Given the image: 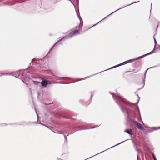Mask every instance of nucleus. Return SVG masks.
I'll use <instances>...</instances> for the list:
<instances>
[{"instance_id":"nucleus-22","label":"nucleus","mask_w":160,"mask_h":160,"mask_svg":"<svg viewBox=\"0 0 160 160\" xmlns=\"http://www.w3.org/2000/svg\"><path fill=\"white\" fill-rule=\"evenodd\" d=\"M32 81L34 82V85H39L40 83V82L39 81H34L33 80H32Z\"/></svg>"},{"instance_id":"nucleus-3","label":"nucleus","mask_w":160,"mask_h":160,"mask_svg":"<svg viewBox=\"0 0 160 160\" xmlns=\"http://www.w3.org/2000/svg\"><path fill=\"white\" fill-rule=\"evenodd\" d=\"M26 69L13 72L12 73L15 76H13L21 79L24 83H25L26 79L27 80L31 79L30 76L31 73L26 71Z\"/></svg>"},{"instance_id":"nucleus-10","label":"nucleus","mask_w":160,"mask_h":160,"mask_svg":"<svg viewBox=\"0 0 160 160\" xmlns=\"http://www.w3.org/2000/svg\"><path fill=\"white\" fill-rule=\"evenodd\" d=\"M128 63V60L127 61H125L121 63H120L119 64H118L117 65H115L114 66H113L108 69H107L106 70H104V71H107L108 70H110V69H113L114 68H117V67H119V66H122V65H125V64H126L127 63Z\"/></svg>"},{"instance_id":"nucleus-9","label":"nucleus","mask_w":160,"mask_h":160,"mask_svg":"<svg viewBox=\"0 0 160 160\" xmlns=\"http://www.w3.org/2000/svg\"><path fill=\"white\" fill-rule=\"evenodd\" d=\"M140 2V1H139L138 2H133V3H132L130 4H128V5H123V6L122 7L120 8H118V9L116 10H115V11L113 12H112L111 13H110V14H109V15H108L107 16H106V17H105V18H103V19L102 20H104V19H105L106 18H107V17H108L109 16H110L112 14V13H114L115 12H116V11H118V10H120V9H121L124 7H125L127 6H129V5H130L133 3H138V2Z\"/></svg>"},{"instance_id":"nucleus-16","label":"nucleus","mask_w":160,"mask_h":160,"mask_svg":"<svg viewBox=\"0 0 160 160\" xmlns=\"http://www.w3.org/2000/svg\"><path fill=\"white\" fill-rule=\"evenodd\" d=\"M53 76L57 80H58L60 79H66L69 80H71V78H70L68 77H59L56 75H54Z\"/></svg>"},{"instance_id":"nucleus-34","label":"nucleus","mask_w":160,"mask_h":160,"mask_svg":"<svg viewBox=\"0 0 160 160\" xmlns=\"http://www.w3.org/2000/svg\"><path fill=\"white\" fill-rule=\"evenodd\" d=\"M74 127H75L76 128H75V130L79 128H80V127L79 126H73Z\"/></svg>"},{"instance_id":"nucleus-31","label":"nucleus","mask_w":160,"mask_h":160,"mask_svg":"<svg viewBox=\"0 0 160 160\" xmlns=\"http://www.w3.org/2000/svg\"><path fill=\"white\" fill-rule=\"evenodd\" d=\"M47 81L48 84H51L52 83V82H51L50 81H49L47 79Z\"/></svg>"},{"instance_id":"nucleus-11","label":"nucleus","mask_w":160,"mask_h":160,"mask_svg":"<svg viewBox=\"0 0 160 160\" xmlns=\"http://www.w3.org/2000/svg\"><path fill=\"white\" fill-rule=\"evenodd\" d=\"M76 11V13H77V15L78 16V18H79V19L80 20V25L78 27V31H80V30H81V29H82V26H83V22H82V19L80 16V15H79V14H78Z\"/></svg>"},{"instance_id":"nucleus-48","label":"nucleus","mask_w":160,"mask_h":160,"mask_svg":"<svg viewBox=\"0 0 160 160\" xmlns=\"http://www.w3.org/2000/svg\"><path fill=\"white\" fill-rule=\"evenodd\" d=\"M61 160H63L62 159H61Z\"/></svg>"},{"instance_id":"nucleus-44","label":"nucleus","mask_w":160,"mask_h":160,"mask_svg":"<svg viewBox=\"0 0 160 160\" xmlns=\"http://www.w3.org/2000/svg\"><path fill=\"white\" fill-rule=\"evenodd\" d=\"M49 35L50 36H52V34H49Z\"/></svg>"},{"instance_id":"nucleus-36","label":"nucleus","mask_w":160,"mask_h":160,"mask_svg":"<svg viewBox=\"0 0 160 160\" xmlns=\"http://www.w3.org/2000/svg\"><path fill=\"white\" fill-rule=\"evenodd\" d=\"M76 3H77L78 4V3H79V0H76Z\"/></svg>"},{"instance_id":"nucleus-23","label":"nucleus","mask_w":160,"mask_h":160,"mask_svg":"<svg viewBox=\"0 0 160 160\" xmlns=\"http://www.w3.org/2000/svg\"><path fill=\"white\" fill-rule=\"evenodd\" d=\"M104 71H101V72H98V73H96V74H92V75H90V76H88V77H86L84 78H89V77H92V76H94V75H96V74H98V73H101V72H104Z\"/></svg>"},{"instance_id":"nucleus-25","label":"nucleus","mask_w":160,"mask_h":160,"mask_svg":"<svg viewBox=\"0 0 160 160\" xmlns=\"http://www.w3.org/2000/svg\"><path fill=\"white\" fill-rule=\"evenodd\" d=\"M33 60H37L38 61V62L40 63H41V62H40V61H42L43 60V59L42 58V59H32V61Z\"/></svg>"},{"instance_id":"nucleus-5","label":"nucleus","mask_w":160,"mask_h":160,"mask_svg":"<svg viewBox=\"0 0 160 160\" xmlns=\"http://www.w3.org/2000/svg\"><path fill=\"white\" fill-rule=\"evenodd\" d=\"M97 126H95L94 127H90L88 128H87V129H92L95 128L97 127ZM75 128H76L75 127H74L73 126H70V127L69 128L67 129V131L66 133H68V134L67 135V136H68L69 134H71L75 132L76 131H80V130H83L86 129V128H82L79 129L78 130H75Z\"/></svg>"},{"instance_id":"nucleus-43","label":"nucleus","mask_w":160,"mask_h":160,"mask_svg":"<svg viewBox=\"0 0 160 160\" xmlns=\"http://www.w3.org/2000/svg\"><path fill=\"white\" fill-rule=\"evenodd\" d=\"M36 113H37V116H38V113H37V111H36Z\"/></svg>"},{"instance_id":"nucleus-27","label":"nucleus","mask_w":160,"mask_h":160,"mask_svg":"<svg viewBox=\"0 0 160 160\" xmlns=\"http://www.w3.org/2000/svg\"><path fill=\"white\" fill-rule=\"evenodd\" d=\"M128 63L131 62L133 61H135V59H129V60H128Z\"/></svg>"},{"instance_id":"nucleus-24","label":"nucleus","mask_w":160,"mask_h":160,"mask_svg":"<svg viewBox=\"0 0 160 160\" xmlns=\"http://www.w3.org/2000/svg\"><path fill=\"white\" fill-rule=\"evenodd\" d=\"M154 43H155V46H154V47L153 50H155V48H156V47L157 44H158L157 41L155 38H154Z\"/></svg>"},{"instance_id":"nucleus-39","label":"nucleus","mask_w":160,"mask_h":160,"mask_svg":"<svg viewBox=\"0 0 160 160\" xmlns=\"http://www.w3.org/2000/svg\"><path fill=\"white\" fill-rule=\"evenodd\" d=\"M158 47L156 48L157 49H158V48H160V45L158 44Z\"/></svg>"},{"instance_id":"nucleus-32","label":"nucleus","mask_w":160,"mask_h":160,"mask_svg":"<svg viewBox=\"0 0 160 160\" xmlns=\"http://www.w3.org/2000/svg\"><path fill=\"white\" fill-rule=\"evenodd\" d=\"M84 99V101H85V102H86V101H88V100H89V99L88 98H85Z\"/></svg>"},{"instance_id":"nucleus-26","label":"nucleus","mask_w":160,"mask_h":160,"mask_svg":"<svg viewBox=\"0 0 160 160\" xmlns=\"http://www.w3.org/2000/svg\"><path fill=\"white\" fill-rule=\"evenodd\" d=\"M64 138H65L64 142L66 143H67L68 141V139L67 138V136L66 135H64Z\"/></svg>"},{"instance_id":"nucleus-17","label":"nucleus","mask_w":160,"mask_h":160,"mask_svg":"<svg viewBox=\"0 0 160 160\" xmlns=\"http://www.w3.org/2000/svg\"><path fill=\"white\" fill-rule=\"evenodd\" d=\"M136 96L138 97V100H137V102H136L135 103H132V102H129L130 103H131L132 104H131V105H124V106H125V107L128 106H131L132 105H136L139 102V101L140 100V98L139 97V95H138V94H136Z\"/></svg>"},{"instance_id":"nucleus-13","label":"nucleus","mask_w":160,"mask_h":160,"mask_svg":"<svg viewBox=\"0 0 160 160\" xmlns=\"http://www.w3.org/2000/svg\"><path fill=\"white\" fill-rule=\"evenodd\" d=\"M39 123L40 124H41V125H42L44 126L47 127V126H46L45 124H43V123H42L41 122H39ZM47 128H48L49 129H50L53 132H54V133H55L59 134H62L63 133V132L62 131H61V130H59H59H57L56 129L55 130V129H54V130H55L56 131H57L58 132H55L54 131H53V130H52V129H50V128H52V127H47Z\"/></svg>"},{"instance_id":"nucleus-46","label":"nucleus","mask_w":160,"mask_h":160,"mask_svg":"<svg viewBox=\"0 0 160 160\" xmlns=\"http://www.w3.org/2000/svg\"><path fill=\"white\" fill-rule=\"evenodd\" d=\"M153 38H154H154H154V37H153Z\"/></svg>"},{"instance_id":"nucleus-33","label":"nucleus","mask_w":160,"mask_h":160,"mask_svg":"<svg viewBox=\"0 0 160 160\" xmlns=\"http://www.w3.org/2000/svg\"><path fill=\"white\" fill-rule=\"evenodd\" d=\"M103 19H102L101 21H100L99 22H98V23H97L96 24H95L94 25H93L91 27H94L97 24H98L101 21H102V20Z\"/></svg>"},{"instance_id":"nucleus-18","label":"nucleus","mask_w":160,"mask_h":160,"mask_svg":"<svg viewBox=\"0 0 160 160\" xmlns=\"http://www.w3.org/2000/svg\"><path fill=\"white\" fill-rule=\"evenodd\" d=\"M41 85L44 87H46L48 85L47 79L43 80L41 83Z\"/></svg>"},{"instance_id":"nucleus-40","label":"nucleus","mask_w":160,"mask_h":160,"mask_svg":"<svg viewBox=\"0 0 160 160\" xmlns=\"http://www.w3.org/2000/svg\"><path fill=\"white\" fill-rule=\"evenodd\" d=\"M148 133V132H146V131H145V134H147Z\"/></svg>"},{"instance_id":"nucleus-1","label":"nucleus","mask_w":160,"mask_h":160,"mask_svg":"<svg viewBox=\"0 0 160 160\" xmlns=\"http://www.w3.org/2000/svg\"><path fill=\"white\" fill-rule=\"evenodd\" d=\"M122 112L124 113V115L126 116L127 118L130 121L135 124L138 129L140 130H144V127L138 121L134 120L132 118H135L136 116V114L134 112L131 110L130 108H127L124 111L122 110Z\"/></svg>"},{"instance_id":"nucleus-45","label":"nucleus","mask_w":160,"mask_h":160,"mask_svg":"<svg viewBox=\"0 0 160 160\" xmlns=\"http://www.w3.org/2000/svg\"><path fill=\"white\" fill-rule=\"evenodd\" d=\"M151 6H152V3L151 4Z\"/></svg>"},{"instance_id":"nucleus-38","label":"nucleus","mask_w":160,"mask_h":160,"mask_svg":"<svg viewBox=\"0 0 160 160\" xmlns=\"http://www.w3.org/2000/svg\"><path fill=\"white\" fill-rule=\"evenodd\" d=\"M38 97L40 95V93L39 92H38Z\"/></svg>"},{"instance_id":"nucleus-19","label":"nucleus","mask_w":160,"mask_h":160,"mask_svg":"<svg viewBox=\"0 0 160 160\" xmlns=\"http://www.w3.org/2000/svg\"><path fill=\"white\" fill-rule=\"evenodd\" d=\"M124 131L131 136L133 135V132L131 129H125Z\"/></svg>"},{"instance_id":"nucleus-14","label":"nucleus","mask_w":160,"mask_h":160,"mask_svg":"<svg viewBox=\"0 0 160 160\" xmlns=\"http://www.w3.org/2000/svg\"><path fill=\"white\" fill-rule=\"evenodd\" d=\"M131 140H132V142L133 144L134 147L135 148L136 151H137L138 152V154L139 152V150L138 148L137 147L138 146H139V145L138 143H136V142L133 139H131Z\"/></svg>"},{"instance_id":"nucleus-29","label":"nucleus","mask_w":160,"mask_h":160,"mask_svg":"<svg viewBox=\"0 0 160 160\" xmlns=\"http://www.w3.org/2000/svg\"><path fill=\"white\" fill-rule=\"evenodd\" d=\"M152 155L153 157V158L154 160H157L156 158V157L154 155L153 153H152Z\"/></svg>"},{"instance_id":"nucleus-42","label":"nucleus","mask_w":160,"mask_h":160,"mask_svg":"<svg viewBox=\"0 0 160 160\" xmlns=\"http://www.w3.org/2000/svg\"><path fill=\"white\" fill-rule=\"evenodd\" d=\"M2 75H3L2 74H0V77H1Z\"/></svg>"},{"instance_id":"nucleus-20","label":"nucleus","mask_w":160,"mask_h":160,"mask_svg":"<svg viewBox=\"0 0 160 160\" xmlns=\"http://www.w3.org/2000/svg\"><path fill=\"white\" fill-rule=\"evenodd\" d=\"M17 125H24L27 124V123L25 121H22L16 123Z\"/></svg>"},{"instance_id":"nucleus-28","label":"nucleus","mask_w":160,"mask_h":160,"mask_svg":"<svg viewBox=\"0 0 160 160\" xmlns=\"http://www.w3.org/2000/svg\"><path fill=\"white\" fill-rule=\"evenodd\" d=\"M53 103H54L53 102H52V103H49V102L44 103V104H45V105H49L52 104H53Z\"/></svg>"},{"instance_id":"nucleus-12","label":"nucleus","mask_w":160,"mask_h":160,"mask_svg":"<svg viewBox=\"0 0 160 160\" xmlns=\"http://www.w3.org/2000/svg\"><path fill=\"white\" fill-rule=\"evenodd\" d=\"M154 52V50H153L152 51H151V52H150L148 53H147L144 55H142L141 56L138 57L137 58H135V61L141 59L142 58H143L144 57H145V56H147L148 55H149L152 54Z\"/></svg>"},{"instance_id":"nucleus-47","label":"nucleus","mask_w":160,"mask_h":160,"mask_svg":"<svg viewBox=\"0 0 160 160\" xmlns=\"http://www.w3.org/2000/svg\"><path fill=\"white\" fill-rule=\"evenodd\" d=\"M37 122H35V123H37Z\"/></svg>"},{"instance_id":"nucleus-37","label":"nucleus","mask_w":160,"mask_h":160,"mask_svg":"<svg viewBox=\"0 0 160 160\" xmlns=\"http://www.w3.org/2000/svg\"><path fill=\"white\" fill-rule=\"evenodd\" d=\"M83 78L81 79H78L76 81H79V80H82Z\"/></svg>"},{"instance_id":"nucleus-41","label":"nucleus","mask_w":160,"mask_h":160,"mask_svg":"<svg viewBox=\"0 0 160 160\" xmlns=\"http://www.w3.org/2000/svg\"><path fill=\"white\" fill-rule=\"evenodd\" d=\"M159 24V22H158V26H157V28H158Z\"/></svg>"},{"instance_id":"nucleus-4","label":"nucleus","mask_w":160,"mask_h":160,"mask_svg":"<svg viewBox=\"0 0 160 160\" xmlns=\"http://www.w3.org/2000/svg\"><path fill=\"white\" fill-rule=\"evenodd\" d=\"M79 34V32L78 30H74V31L73 32H72L69 33V34L68 35H67L65 37H63L61 38V39H59L58 41L56 43H55L52 48L50 50L49 52H48V54H50V52L52 50L54 47L56 45H58V44H59L60 45H62V43L61 42V41L63 40L64 38H72V37L76 35H77Z\"/></svg>"},{"instance_id":"nucleus-6","label":"nucleus","mask_w":160,"mask_h":160,"mask_svg":"<svg viewBox=\"0 0 160 160\" xmlns=\"http://www.w3.org/2000/svg\"><path fill=\"white\" fill-rule=\"evenodd\" d=\"M74 113L71 111L67 110L64 112L61 115V116L63 118L67 119H71L72 120L75 121L76 119L72 118V116H73Z\"/></svg>"},{"instance_id":"nucleus-35","label":"nucleus","mask_w":160,"mask_h":160,"mask_svg":"<svg viewBox=\"0 0 160 160\" xmlns=\"http://www.w3.org/2000/svg\"><path fill=\"white\" fill-rule=\"evenodd\" d=\"M3 75H8V73H3Z\"/></svg>"},{"instance_id":"nucleus-7","label":"nucleus","mask_w":160,"mask_h":160,"mask_svg":"<svg viewBox=\"0 0 160 160\" xmlns=\"http://www.w3.org/2000/svg\"><path fill=\"white\" fill-rule=\"evenodd\" d=\"M94 93V91H91L90 92L91 96L89 98V100H88V101L85 102L84 99H82L80 100V103L82 105L85 106H87L88 105H89L91 102L92 99V98L93 97Z\"/></svg>"},{"instance_id":"nucleus-21","label":"nucleus","mask_w":160,"mask_h":160,"mask_svg":"<svg viewBox=\"0 0 160 160\" xmlns=\"http://www.w3.org/2000/svg\"><path fill=\"white\" fill-rule=\"evenodd\" d=\"M136 108L138 110V113H139V116H140V120H142V118H141V114H140V110H139V107H138V106H137V107H136Z\"/></svg>"},{"instance_id":"nucleus-30","label":"nucleus","mask_w":160,"mask_h":160,"mask_svg":"<svg viewBox=\"0 0 160 160\" xmlns=\"http://www.w3.org/2000/svg\"><path fill=\"white\" fill-rule=\"evenodd\" d=\"M54 83H62V84H65L66 83H65V82H55Z\"/></svg>"},{"instance_id":"nucleus-8","label":"nucleus","mask_w":160,"mask_h":160,"mask_svg":"<svg viewBox=\"0 0 160 160\" xmlns=\"http://www.w3.org/2000/svg\"><path fill=\"white\" fill-rule=\"evenodd\" d=\"M160 66V65H156V66H153V67L149 68H148L147 70L146 71V72H145V73H144V77L143 78V86H142V87L141 88H138V90H139L140 89H142L143 88V87H144V86L145 85V79H146V73L147 72V71L149 69H151V68H156V67H159Z\"/></svg>"},{"instance_id":"nucleus-2","label":"nucleus","mask_w":160,"mask_h":160,"mask_svg":"<svg viewBox=\"0 0 160 160\" xmlns=\"http://www.w3.org/2000/svg\"><path fill=\"white\" fill-rule=\"evenodd\" d=\"M109 93L112 95L115 102L118 105L122 112V110L123 109L124 111L128 108L124 106V105H128L132 104L129 101L118 94L117 95H114L113 93H111V92H109Z\"/></svg>"},{"instance_id":"nucleus-15","label":"nucleus","mask_w":160,"mask_h":160,"mask_svg":"<svg viewBox=\"0 0 160 160\" xmlns=\"http://www.w3.org/2000/svg\"><path fill=\"white\" fill-rule=\"evenodd\" d=\"M151 128L152 129H147L146 131V132H148V133H150L151 132H153L154 130H157L158 129H160V127H158L157 128L156 127H152V128Z\"/></svg>"}]
</instances>
